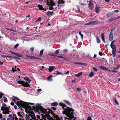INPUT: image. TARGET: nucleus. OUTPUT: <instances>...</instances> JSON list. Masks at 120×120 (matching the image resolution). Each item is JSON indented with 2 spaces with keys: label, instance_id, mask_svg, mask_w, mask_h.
I'll return each instance as SVG.
<instances>
[{
  "label": "nucleus",
  "instance_id": "bf43d9fd",
  "mask_svg": "<svg viewBox=\"0 0 120 120\" xmlns=\"http://www.w3.org/2000/svg\"><path fill=\"white\" fill-rule=\"evenodd\" d=\"M42 116L43 118L44 119H45L46 118V117L45 116V115H42Z\"/></svg>",
  "mask_w": 120,
  "mask_h": 120
},
{
  "label": "nucleus",
  "instance_id": "9d476101",
  "mask_svg": "<svg viewBox=\"0 0 120 120\" xmlns=\"http://www.w3.org/2000/svg\"><path fill=\"white\" fill-rule=\"evenodd\" d=\"M100 7L98 5H96L95 8V11L97 13H98L100 11Z\"/></svg>",
  "mask_w": 120,
  "mask_h": 120
},
{
  "label": "nucleus",
  "instance_id": "37998d69",
  "mask_svg": "<svg viewBox=\"0 0 120 120\" xmlns=\"http://www.w3.org/2000/svg\"><path fill=\"white\" fill-rule=\"evenodd\" d=\"M4 102H7V101H8V100L6 98V97H4Z\"/></svg>",
  "mask_w": 120,
  "mask_h": 120
},
{
  "label": "nucleus",
  "instance_id": "b1692460",
  "mask_svg": "<svg viewBox=\"0 0 120 120\" xmlns=\"http://www.w3.org/2000/svg\"><path fill=\"white\" fill-rule=\"evenodd\" d=\"M64 102L66 103L68 105H71V104L67 100H64Z\"/></svg>",
  "mask_w": 120,
  "mask_h": 120
},
{
  "label": "nucleus",
  "instance_id": "9b49d317",
  "mask_svg": "<svg viewBox=\"0 0 120 120\" xmlns=\"http://www.w3.org/2000/svg\"><path fill=\"white\" fill-rule=\"evenodd\" d=\"M114 41H112L111 43L110 46L112 49H116V46L114 45Z\"/></svg>",
  "mask_w": 120,
  "mask_h": 120
},
{
  "label": "nucleus",
  "instance_id": "393cba45",
  "mask_svg": "<svg viewBox=\"0 0 120 120\" xmlns=\"http://www.w3.org/2000/svg\"><path fill=\"white\" fill-rule=\"evenodd\" d=\"M52 105L53 106H55L58 105V103L56 102H53L52 103Z\"/></svg>",
  "mask_w": 120,
  "mask_h": 120
},
{
  "label": "nucleus",
  "instance_id": "5701e85b",
  "mask_svg": "<svg viewBox=\"0 0 120 120\" xmlns=\"http://www.w3.org/2000/svg\"><path fill=\"white\" fill-rule=\"evenodd\" d=\"M96 39L97 40V42L98 43H100L101 41L98 38V36H97L96 37Z\"/></svg>",
  "mask_w": 120,
  "mask_h": 120
},
{
  "label": "nucleus",
  "instance_id": "a18cd8bd",
  "mask_svg": "<svg viewBox=\"0 0 120 120\" xmlns=\"http://www.w3.org/2000/svg\"><path fill=\"white\" fill-rule=\"evenodd\" d=\"M87 120H92V119L90 116H88L87 118Z\"/></svg>",
  "mask_w": 120,
  "mask_h": 120
},
{
  "label": "nucleus",
  "instance_id": "aec40b11",
  "mask_svg": "<svg viewBox=\"0 0 120 120\" xmlns=\"http://www.w3.org/2000/svg\"><path fill=\"white\" fill-rule=\"evenodd\" d=\"M74 63L75 64H80L83 65H86V64L85 63L80 62H76L75 63Z\"/></svg>",
  "mask_w": 120,
  "mask_h": 120
},
{
  "label": "nucleus",
  "instance_id": "423d86ee",
  "mask_svg": "<svg viewBox=\"0 0 120 120\" xmlns=\"http://www.w3.org/2000/svg\"><path fill=\"white\" fill-rule=\"evenodd\" d=\"M29 115L31 117V119L32 120H36V116L35 115L34 112L32 111L29 114Z\"/></svg>",
  "mask_w": 120,
  "mask_h": 120
},
{
  "label": "nucleus",
  "instance_id": "79ce46f5",
  "mask_svg": "<svg viewBox=\"0 0 120 120\" xmlns=\"http://www.w3.org/2000/svg\"><path fill=\"white\" fill-rule=\"evenodd\" d=\"M59 50L58 49V50H57L56 51V52H55V54H58L59 53Z\"/></svg>",
  "mask_w": 120,
  "mask_h": 120
},
{
  "label": "nucleus",
  "instance_id": "4be33fe9",
  "mask_svg": "<svg viewBox=\"0 0 120 120\" xmlns=\"http://www.w3.org/2000/svg\"><path fill=\"white\" fill-rule=\"evenodd\" d=\"M12 119L13 120H18V118L16 117V115H13V117Z\"/></svg>",
  "mask_w": 120,
  "mask_h": 120
},
{
  "label": "nucleus",
  "instance_id": "1a4fd4ad",
  "mask_svg": "<svg viewBox=\"0 0 120 120\" xmlns=\"http://www.w3.org/2000/svg\"><path fill=\"white\" fill-rule=\"evenodd\" d=\"M88 7L89 8L92 9L94 7V4L93 3H92V1L91 0H90L88 4Z\"/></svg>",
  "mask_w": 120,
  "mask_h": 120
},
{
  "label": "nucleus",
  "instance_id": "58836bf2",
  "mask_svg": "<svg viewBox=\"0 0 120 120\" xmlns=\"http://www.w3.org/2000/svg\"><path fill=\"white\" fill-rule=\"evenodd\" d=\"M43 51H44V50L43 49H42V50H41V51L40 52V56H41L43 52Z\"/></svg>",
  "mask_w": 120,
  "mask_h": 120
},
{
  "label": "nucleus",
  "instance_id": "0e129e2a",
  "mask_svg": "<svg viewBox=\"0 0 120 120\" xmlns=\"http://www.w3.org/2000/svg\"><path fill=\"white\" fill-rule=\"evenodd\" d=\"M68 51V50L67 49H64V52H66L67 51Z\"/></svg>",
  "mask_w": 120,
  "mask_h": 120
},
{
  "label": "nucleus",
  "instance_id": "5fc2aeb1",
  "mask_svg": "<svg viewBox=\"0 0 120 120\" xmlns=\"http://www.w3.org/2000/svg\"><path fill=\"white\" fill-rule=\"evenodd\" d=\"M119 11L118 10H115L113 12H117Z\"/></svg>",
  "mask_w": 120,
  "mask_h": 120
},
{
  "label": "nucleus",
  "instance_id": "f3484780",
  "mask_svg": "<svg viewBox=\"0 0 120 120\" xmlns=\"http://www.w3.org/2000/svg\"><path fill=\"white\" fill-rule=\"evenodd\" d=\"M55 4V2H54L52 0H50L48 5L54 6Z\"/></svg>",
  "mask_w": 120,
  "mask_h": 120
},
{
  "label": "nucleus",
  "instance_id": "c9c22d12",
  "mask_svg": "<svg viewBox=\"0 0 120 120\" xmlns=\"http://www.w3.org/2000/svg\"><path fill=\"white\" fill-rule=\"evenodd\" d=\"M17 71V70L16 69H15L14 68H12V70L11 71H12L14 72L16 71Z\"/></svg>",
  "mask_w": 120,
  "mask_h": 120
},
{
  "label": "nucleus",
  "instance_id": "39448f33",
  "mask_svg": "<svg viewBox=\"0 0 120 120\" xmlns=\"http://www.w3.org/2000/svg\"><path fill=\"white\" fill-rule=\"evenodd\" d=\"M2 105L3 106H2L1 108V110L3 111L2 113L4 114H9L10 112H11V110L8 108L5 107L6 106L5 104L3 103Z\"/></svg>",
  "mask_w": 120,
  "mask_h": 120
},
{
  "label": "nucleus",
  "instance_id": "c85d7f7f",
  "mask_svg": "<svg viewBox=\"0 0 120 120\" xmlns=\"http://www.w3.org/2000/svg\"><path fill=\"white\" fill-rule=\"evenodd\" d=\"M52 76L50 75L48 78V80L49 81H51L52 80Z\"/></svg>",
  "mask_w": 120,
  "mask_h": 120
},
{
  "label": "nucleus",
  "instance_id": "dca6fc26",
  "mask_svg": "<svg viewBox=\"0 0 120 120\" xmlns=\"http://www.w3.org/2000/svg\"><path fill=\"white\" fill-rule=\"evenodd\" d=\"M101 39L103 42L104 43H105V38L104 36V33H102L101 35Z\"/></svg>",
  "mask_w": 120,
  "mask_h": 120
},
{
  "label": "nucleus",
  "instance_id": "6e6d98bb",
  "mask_svg": "<svg viewBox=\"0 0 120 120\" xmlns=\"http://www.w3.org/2000/svg\"><path fill=\"white\" fill-rule=\"evenodd\" d=\"M37 118L39 119H40V116H39V115H37Z\"/></svg>",
  "mask_w": 120,
  "mask_h": 120
},
{
  "label": "nucleus",
  "instance_id": "f704fd0d",
  "mask_svg": "<svg viewBox=\"0 0 120 120\" xmlns=\"http://www.w3.org/2000/svg\"><path fill=\"white\" fill-rule=\"evenodd\" d=\"M18 115L20 117H22V115L19 112H18L17 113Z\"/></svg>",
  "mask_w": 120,
  "mask_h": 120
},
{
  "label": "nucleus",
  "instance_id": "a878e982",
  "mask_svg": "<svg viewBox=\"0 0 120 120\" xmlns=\"http://www.w3.org/2000/svg\"><path fill=\"white\" fill-rule=\"evenodd\" d=\"M49 6V10H52L54 8H53V6H52L51 5H48Z\"/></svg>",
  "mask_w": 120,
  "mask_h": 120
},
{
  "label": "nucleus",
  "instance_id": "c756f323",
  "mask_svg": "<svg viewBox=\"0 0 120 120\" xmlns=\"http://www.w3.org/2000/svg\"><path fill=\"white\" fill-rule=\"evenodd\" d=\"M58 2L60 4H63L64 3V1L63 0H59Z\"/></svg>",
  "mask_w": 120,
  "mask_h": 120
},
{
  "label": "nucleus",
  "instance_id": "864d4df0",
  "mask_svg": "<svg viewBox=\"0 0 120 120\" xmlns=\"http://www.w3.org/2000/svg\"><path fill=\"white\" fill-rule=\"evenodd\" d=\"M99 54L100 56H102V52H99Z\"/></svg>",
  "mask_w": 120,
  "mask_h": 120
},
{
  "label": "nucleus",
  "instance_id": "603ef678",
  "mask_svg": "<svg viewBox=\"0 0 120 120\" xmlns=\"http://www.w3.org/2000/svg\"><path fill=\"white\" fill-rule=\"evenodd\" d=\"M57 57H58L59 58H64L63 57V56H57Z\"/></svg>",
  "mask_w": 120,
  "mask_h": 120
},
{
  "label": "nucleus",
  "instance_id": "774afa93",
  "mask_svg": "<svg viewBox=\"0 0 120 120\" xmlns=\"http://www.w3.org/2000/svg\"><path fill=\"white\" fill-rule=\"evenodd\" d=\"M0 117L2 118V114L1 113H0Z\"/></svg>",
  "mask_w": 120,
  "mask_h": 120
},
{
  "label": "nucleus",
  "instance_id": "a211bd4d",
  "mask_svg": "<svg viewBox=\"0 0 120 120\" xmlns=\"http://www.w3.org/2000/svg\"><path fill=\"white\" fill-rule=\"evenodd\" d=\"M99 67L100 68H101L103 70H106V71H110V70H108L107 68H106V67H105L104 66H101V67L99 66Z\"/></svg>",
  "mask_w": 120,
  "mask_h": 120
},
{
  "label": "nucleus",
  "instance_id": "49530a36",
  "mask_svg": "<svg viewBox=\"0 0 120 120\" xmlns=\"http://www.w3.org/2000/svg\"><path fill=\"white\" fill-rule=\"evenodd\" d=\"M41 89H38L37 90V92L38 93H39L40 91H41Z\"/></svg>",
  "mask_w": 120,
  "mask_h": 120
},
{
  "label": "nucleus",
  "instance_id": "13d9d810",
  "mask_svg": "<svg viewBox=\"0 0 120 120\" xmlns=\"http://www.w3.org/2000/svg\"><path fill=\"white\" fill-rule=\"evenodd\" d=\"M77 90L78 91L80 92L81 91V89L79 88H77Z\"/></svg>",
  "mask_w": 120,
  "mask_h": 120
},
{
  "label": "nucleus",
  "instance_id": "4468645a",
  "mask_svg": "<svg viewBox=\"0 0 120 120\" xmlns=\"http://www.w3.org/2000/svg\"><path fill=\"white\" fill-rule=\"evenodd\" d=\"M116 49H112V57H114L116 55Z\"/></svg>",
  "mask_w": 120,
  "mask_h": 120
},
{
  "label": "nucleus",
  "instance_id": "f8f14e48",
  "mask_svg": "<svg viewBox=\"0 0 120 120\" xmlns=\"http://www.w3.org/2000/svg\"><path fill=\"white\" fill-rule=\"evenodd\" d=\"M113 35L112 32H111L110 33V34L109 36V40L110 41H112L113 40Z\"/></svg>",
  "mask_w": 120,
  "mask_h": 120
},
{
  "label": "nucleus",
  "instance_id": "2eb2a0df",
  "mask_svg": "<svg viewBox=\"0 0 120 120\" xmlns=\"http://www.w3.org/2000/svg\"><path fill=\"white\" fill-rule=\"evenodd\" d=\"M37 7L39 8V10H44L45 11L46 10V9H44L43 8V7L42 5L38 4L37 6Z\"/></svg>",
  "mask_w": 120,
  "mask_h": 120
},
{
  "label": "nucleus",
  "instance_id": "473e14b6",
  "mask_svg": "<svg viewBox=\"0 0 120 120\" xmlns=\"http://www.w3.org/2000/svg\"><path fill=\"white\" fill-rule=\"evenodd\" d=\"M81 32L80 31H79V33L80 35L81 38L82 39H83V35L82 34H81Z\"/></svg>",
  "mask_w": 120,
  "mask_h": 120
},
{
  "label": "nucleus",
  "instance_id": "412c9836",
  "mask_svg": "<svg viewBox=\"0 0 120 120\" xmlns=\"http://www.w3.org/2000/svg\"><path fill=\"white\" fill-rule=\"evenodd\" d=\"M46 14L48 15L49 16L50 15H52L53 14V12H51L50 11H49L47 12Z\"/></svg>",
  "mask_w": 120,
  "mask_h": 120
},
{
  "label": "nucleus",
  "instance_id": "e2e57ef3",
  "mask_svg": "<svg viewBox=\"0 0 120 120\" xmlns=\"http://www.w3.org/2000/svg\"><path fill=\"white\" fill-rule=\"evenodd\" d=\"M11 105H14V103L12 102H11Z\"/></svg>",
  "mask_w": 120,
  "mask_h": 120
},
{
  "label": "nucleus",
  "instance_id": "7c9ffc66",
  "mask_svg": "<svg viewBox=\"0 0 120 120\" xmlns=\"http://www.w3.org/2000/svg\"><path fill=\"white\" fill-rule=\"evenodd\" d=\"M53 74H56V75H58L60 74V73L58 71H55L54 72Z\"/></svg>",
  "mask_w": 120,
  "mask_h": 120
},
{
  "label": "nucleus",
  "instance_id": "bb28decb",
  "mask_svg": "<svg viewBox=\"0 0 120 120\" xmlns=\"http://www.w3.org/2000/svg\"><path fill=\"white\" fill-rule=\"evenodd\" d=\"M82 72H81L79 73L78 74H76L75 75V76L76 77H78L79 76L81 75L82 74Z\"/></svg>",
  "mask_w": 120,
  "mask_h": 120
},
{
  "label": "nucleus",
  "instance_id": "69168bd1",
  "mask_svg": "<svg viewBox=\"0 0 120 120\" xmlns=\"http://www.w3.org/2000/svg\"><path fill=\"white\" fill-rule=\"evenodd\" d=\"M112 72H115V73H116L117 72V71H115V70H112Z\"/></svg>",
  "mask_w": 120,
  "mask_h": 120
},
{
  "label": "nucleus",
  "instance_id": "338daca9",
  "mask_svg": "<svg viewBox=\"0 0 120 120\" xmlns=\"http://www.w3.org/2000/svg\"><path fill=\"white\" fill-rule=\"evenodd\" d=\"M69 71H67L66 73V74H69Z\"/></svg>",
  "mask_w": 120,
  "mask_h": 120
},
{
  "label": "nucleus",
  "instance_id": "3c124183",
  "mask_svg": "<svg viewBox=\"0 0 120 120\" xmlns=\"http://www.w3.org/2000/svg\"><path fill=\"white\" fill-rule=\"evenodd\" d=\"M51 109L54 110H56V108L54 107H52Z\"/></svg>",
  "mask_w": 120,
  "mask_h": 120
},
{
  "label": "nucleus",
  "instance_id": "680f3d73",
  "mask_svg": "<svg viewBox=\"0 0 120 120\" xmlns=\"http://www.w3.org/2000/svg\"><path fill=\"white\" fill-rule=\"evenodd\" d=\"M7 56L6 55H2L1 56L2 57H7Z\"/></svg>",
  "mask_w": 120,
  "mask_h": 120
},
{
  "label": "nucleus",
  "instance_id": "e433bc0d",
  "mask_svg": "<svg viewBox=\"0 0 120 120\" xmlns=\"http://www.w3.org/2000/svg\"><path fill=\"white\" fill-rule=\"evenodd\" d=\"M117 19H116V17H115V18H111L110 19V21H112L114 20H116Z\"/></svg>",
  "mask_w": 120,
  "mask_h": 120
},
{
  "label": "nucleus",
  "instance_id": "de8ad7c7",
  "mask_svg": "<svg viewBox=\"0 0 120 120\" xmlns=\"http://www.w3.org/2000/svg\"><path fill=\"white\" fill-rule=\"evenodd\" d=\"M41 18L40 17H39L37 20L36 21V22H37L38 21H40L41 20Z\"/></svg>",
  "mask_w": 120,
  "mask_h": 120
},
{
  "label": "nucleus",
  "instance_id": "8fccbe9b",
  "mask_svg": "<svg viewBox=\"0 0 120 120\" xmlns=\"http://www.w3.org/2000/svg\"><path fill=\"white\" fill-rule=\"evenodd\" d=\"M10 52L12 54H16V53L15 52H14L13 51H10Z\"/></svg>",
  "mask_w": 120,
  "mask_h": 120
},
{
  "label": "nucleus",
  "instance_id": "4d7b16f0",
  "mask_svg": "<svg viewBox=\"0 0 120 120\" xmlns=\"http://www.w3.org/2000/svg\"><path fill=\"white\" fill-rule=\"evenodd\" d=\"M34 49V47H32L30 48V50L32 51H33Z\"/></svg>",
  "mask_w": 120,
  "mask_h": 120
},
{
  "label": "nucleus",
  "instance_id": "20e7f679",
  "mask_svg": "<svg viewBox=\"0 0 120 120\" xmlns=\"http://www.w3.org/2000/svg\"><path fill=\"white\" fill-rule=\"evenodd\" d=\"M36 108H35V109H37L35 110L36 112H38L40 110L43 113L45 114H47V110L42 108L41 104L38 103L36 105Z\"/></svg>",
  "mask_w": 120,
  "mask_h": 120
},
{
  "label": "nucleus",
  "instance_id": "ea45409f",
  "mask_svg": "<svg viewBox=\"0 0 120 120\" xmlns=\"http://www.w3.org/2000/svg\"><path fill=\"white\" fill-rule=\"evenodd\" d=\"M19 45V44H17L14 46V48L15 49Z\"/></svg>",
  "mask_w": 120,
  "mask_h": 120
},
{
  "label": "nucleus",
  "instance_id": "0eeeda50",
  "mask_svg": "<svg viewBox=\"0 0 120 120\" xmlns=\"http://www.w3.org/2000/svg\"><path fill=\"white\" fill-rule=\"evenodd\" d=\"M26 57L27 58H28L30 59H33L34 60H35L36 59H41L39 58L35 57L34 56H31L26 55Z\"/></svg>",
  "mask_w": 120,
  "mask_h": 120
},
{
  "label": "nucleus",
  "instance_id": "6e6552de",
  "mask_svg": "<svg viewBox=\"0 0 120 120\" xmlns=\"http://www.w3.org/2000/svg\"><path fill=\"white\" fill-rule=\"evenodd\" d=\"M98 21H93V22L86 23L85 24V25H89L92 24H98Z\"/></svg>",
  "mask_w": 120,
  "mask_h": 120
},
{
  "label": "nucleus",
  "instance_id": "ddd939ff",
  "mask_svg": "<svg viewBox=\"0 0 120 120\" xmlns=\"http://www.w3.org/2000/svg\"><path fill=\"white\" fill-rule=\"evenodd\" d=\"M55 68V67L54 66H49V72H51L53 70V69Z\"/></svg>",
  "mask_w": 120,
  "mask_h": 120
},
{
  "label": "nucleus",
  "instance_id": "a19ab883",
  "mask_svg": "<svg viewBox=\"0 0 120 120\" xmlns=\"http://www.w3.org/2000/svg\"><path fill=\"white\" fill-rule=\"evenodd\" d=\"M6 57V59L7 60H8V58H12V57L11 56H7Z\"/></svg>",
  "mask_w": 120,
  "mask_h": 120
},
{
  "label": "nucleus",
  "instance_id": "f257e3e1",
  "mask_svg": "<svg viewBox=\"0 0 120 120\" xmlns=\"http://www.w3.org/2000/svg\"><path fill=\"white\" fill-rule=\"evenodd\" d=\"M60 105L64 109L65 114L68 117V120H71L74 117V110L72 108L67 107L66 105L63 103H60Z\"/></svg>",
  "mask_w": 120,
  "mask_h": 120
},
{
  "label": "nucleus",
  "instance_id": "6ab92c4d",
  "mask_svg": "<svg viewBox=\"0 0 120 120\" xmlns=\"http://www.w3.org/2000/svg\"><path fill=\"white\" fill-rule=\"evenodd\" d=\"M25 119L26 120H32L31 118L30 119L29 116L27 114L26 115Z\"/></svg>",
  "mask_w": 120,
  "mask_h": 120
},
{
  "label": "nucleus",
  "instance_id": "72a5a7b5",
  "mask_svg": "<svg viewBox=\"0 0 120 120\" xmlns=\"http://www.w3.org/2000/svg\"><path fill=\"white\" fill-rule=\"evenodd\" d=\"M114 102H115V103L117 104V105H119L118 103L115 98H114Z\"/></svg>",
  "mask_w": 120,
  "mask_h": 120
},
{
  "label": "nucleus",
  "instance_id": "7ed1b4c3",
  "mask_svg": "<svg viewBox=\"0 0 120 120\" xmlns=\"http://www.w3.org/2000/svg\"><path fill=\"white\" fill-rule=\"evenodd\" d=\"M12 99L15 102H16L15 100H20L17 101L16 103L20 109H22V107L25 108L27 106V104L26 102L22 101L21 100H20L17 97H14V98Z\"/></svg>",
  "mask_w": 120,
  "mask_h": 120
},
{
  "label": "nucleus",
  "instance_id": "2f4dec72",
  "mask_svg": "<svg viewBox=\"0 0 120 120\" xmlns=\"http://www.w3.org/2000/svg\"><path fill=\"white\" fill-rule=\"evenodd\" d=\"M47 118L48 120H52L51 117L50 116H48L47 117Z\"/></svg>",
  "mask_w": 120,
  "mask_h": 120
},
{
  "label": "nucleus",
  "instance_id": "c03bdc74",
  "mask_svg": "<svg viewBox=\"0 0 120 120\" xmlns=\"http://www.w3.org/2000/svg\"><path fill=\"white\" fill-rule=\"evenodd\" d=\"M93 69L95 71H96L98 70L97 68L94 67H93Z\"/></svg>",
  "mask_w": 120,
  "mask_h": 120
},
{
  "label": "nucleus",
  "instance_id": "4c0bfd02",
  "mask_svg": "<svg viewBox=\"0 0 120 120\" xmlns=\"http://www.w3.org/2000/svg\"><path fill=\"white\" fill-rule=\"evenodd\" d=\"M16 56L18 57H21L22 56V55L20 54H19L16 53Z\"/></svg>",
  "mask_w": 120,
  "mask_h": 120
},
{
  "label": "nucleus",
  "instance_id": "09e8293b",
  "mask_svg": "<svg viewBox=\"0 0 120 120\" xmlns=\"http://www.w3.org/2000/svg\"><path fill=\"white\" fill-rule=\"evenodd\" d=\"M8 117L10 118H11L12 119L13 117V116H12V115L10 114L9 115Z\"/></svg>",
  "mask_w": 120,
  "mask_h": 120
},
{
  "label": "nucleus",
  "instance_id": "cd10ccee",
  "mask_svg": "<svg viewBox=\"0 0 120 120\" xmlns=\"http://www.w3.org/2000/svg\"><path fill=\"white\" fill-rule=\"evenodd\" d=\"M94 75L93 73L92 72H91L90 74H89V76L90 77H92Z\"/></svg>",
  "mask_w": 120,
  "mask_h": 120
},
{
  "label": "nucleus",
  "instance_id": "f03ea898",
  "mask_svg": "<svg viewBox=\"0 0 120 120\" xmlns=\"http://www.w3.org/2000/svg\"><path fill=\"white\" fill-rule=\"evenodd\" d=\"M24 79L26 81L25 82L24 81L20 80L17 81L16 83L21 84L24 87H29L30 86L29 84L31 82V80L30 78L27 77H25L24 78Z\"/></svg>",
  "mask_w": 120,
  "mask_h": 120
},
{
  "label": "nucleus",
  "instance_id": "052dcab7",
  "mask_svg": "<svg viewBox=\"0 0 120 120\" xmlns=\"http://www.w3.org/2000/svg\"><path fill=\"white\" fill-rule=\"evenodd\" d=\"M14 108L15 109H17V106L16 105H14Z\"/></svg>",
  "mask_w": 120,
  "mask_h": 120
}]
</instances>
